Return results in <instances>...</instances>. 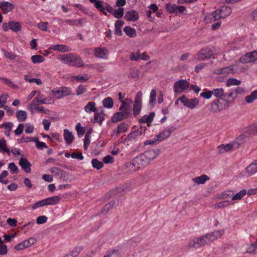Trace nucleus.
<instances>
[{
  "label": "nucleus",
  "mask_w": 257,
  "mask_h": 257,
  "mask_svg": "<svg viewBox=\"0 0 257 257\" xmlns=\"http://www.w3.org/2000/svg\"><path fill=\"white\" fill-rule=\"evenodd\" d=\"M50 49L54 51H58L61 52H67L70 51V49L67 46L60 44L52 46Z\"/></svg>",
  "instance_id": "obj_19"
},
{
  "label": "nucleus",
  "mask_w": 257,
  "mask_h": 257,
  "mask_svg": "<svg viewBox=\"0 0 257 257\" xmlns=\"http://www.w3.org/2000/svg\"><path fill=\"white\" fill-rule=\"evenodd\" d=\"M213 55V51L209 48L201 49L197 54L199 60H204L209 59Z\"/></svg>",
  "instance_id": "obj_10"
},
{
  "label": "nucleus",
  "mask_w": 257,
  "mask_h": 257,
  "mask_svg": "<svg viewBox=\"0 0 257 257\" xmlns=\"http://www.w3.org/2000/svg\"><path fill=\"white\" fill-rule=\"evenodd\" d=\"M113 101L111 97H108L102 100L103 106L107 108H111L113 106Z\"/></svg>",
  "instance_id": "obj_28"
},
{
  "label": "nucleus",
  "mask_w": 257,
  "mask_h": 257,
  "mask_svg": "<svg viewBox=\"0 0 257 257\" xmlns=\"http://www.w3.org/2000/svg\"><path fill=\"white\" fill-rule=\"evenodd\" d=\"M223 13V10L221 9H218L214 11L211 14L215 16H216V18L217 17V20L220 19L222 17V13Z\"/></svg>",
  "instance_id": "obj_60"
},
{
  "label": "nucleus",
  "mask_w": 257,
  "mask_h": 257,
  "mask_svg": "<svg viewBox=\"0 0 257 257\" xmlns=\"http://www.w3.org/2000/svg\"><path fill=\"white\" fill-rule=\"evenodd\" d=\"M59 59L65 64H69L71 66L82 67L84 65L81 58L79 56L72 53L60 56Z\"/></svg>",
  "instance_id": "obj_3"
},
{
  "label": "nucleus",
  "mask_w": 257,
  "mask_h": 257,
  "mask_svg": "<svg viewBox=\"0 0 257 257\" xmlns=\"http://www.w3.org/2000/svg\"><path fill=\"white\" fill-rule=\"evenodd\" d=\"M36 99H37L35 98L28 105V108L32 114L34 113V110L37 111V110L39 107V105L38 104L39 102L37 101Z\"/></svg>",
  "instance_id": "obj_31"
},
{
  "label": "nucleus",
  "mask_w": 257,
  "mask_h": 257,
  "mask_svg": "<svg viewBox=\"0 0 257 257\" xmlns=\"http://www.w3.org/2000/svg\"><path fill=\"white\" fill-rule=\"evenodd\" d=\"M142 92L139 91L137 93L135 98L133 106V113L135 116H136L140 113L142 104Z\"/></svg>",
  "instance_id": "obj_9"
},
{
  "label": "nucleus",
  "mask_w": 257,
  "mask_h": 257,
  "mask_svg": "<svg viewBox=\"0 0 257 257\" xmlns=\"http://www.w3.org/2000/svg\"><path fill=\"white\" fill-rule=\"evenodd\" d=\"M31 60L34 64H36L43 62L45 58L41 55H35L31 57Z\"/></svg>",
  "instance_id": "obj_39"
},
{
  "label": "nucleus",
  "mask_w": 257,
  "mask_h": 257,
  "mask_svg": "<svg viewBox=\"0 0 257 257\" xmlns=\"http://www.w3.org/2000/svg\"><path fill=\"white\" fill-rule=\"evenodd\" d=\"M169 133V131L166 130L161 132L160 134L157 135L156 138H158L160 142H161L168 138L170 136Z\"/></svg>",
  "instance_id": "obj_35"
},
{
  "label": "nucleus",
  "mask_w": 257,
  "mask_h": 257,
  "mask_svg": "<svg viewBox=\"0 0 257 257\" xmlns=\"http://www.w3.org/2000/svg\"><path fill=\"white\" fill-rule=\"evenodd\" d=\"M238 145L234 140L231 141L229 143L226 144V152L233 151L238 148Z\"/></svg>",
  "instance_id": "obj_30"
},
{
  "label": "nucleus",
  "mask_w": 257,
  "mask_h": 257,
  "mask_svg": "<svg viewBox=\"0 0 257 257\" xmlns=\"http://www.w3.org/2000/svg\"><path fill=\"white\" fill-rule=\"evenodd\" d=\"M61 90V94L63 97L67 96L71 94V90L70 88L66 87H62L60 88Z\"/></svg>",
  "instance_id": "obj_49"
},
{
  "label": "nucleus",
  "mask_w": 257,
  "mask_h": 257,
  "mask_svg": "<svg viewBox=\"0 0 257 257\" xmlns=\"http://www.w3.org/2000/svg\"><path fill=\"white\" fill-rule=\"evenodd\" d=\"M10 29L14 32H18L21 30V24L19 22H15L13 21H10Z\"/></svg>",
  "instance_id": "obj_26"
},
{
  "label": "nucleus",
  "mask_w": 257,
  "mask_h": 257,
  "mask_svg": "<svg viewBox=\"0 0 257 257\" xmlns=\"http://www.w3.org/2000/svg\"><path fill=\"white\" fill-rule=\"evenodd\" d=\"M103 257H119V251L116 249L108 251Z\"/></svg>",
  "instance_id": "obj_43"
},
{
  "label": "nucleus",
  "mask_w": 257,
  "mask_h": 257,
  "mask_svg": "<svg viewBox=\"0 0 257 257\" xmlns=\"http://www.w3.org/2000/svg\"><path fill=\"white\" fill-rule=\"evenodd\" d=\"M82 249V248L81 247H76L68 253L72 257H76L80 253Z\"/></svg>",
  "instance_id": "obj_46"
},
{
  "label": "nucleus",
  "mask_w": 257,
  "mask_h": 257,
  "mask_svg": "<svg viewBox=\"0 0 257 257\" xmlns=\"http://www.w3.org/2000/svg\"><path fill=\"white\" fill-rule=\"evenodd\" d=\"M209 179L210 178L207 175L203 174L200 176L193 178L192 181L198 184H203Z\"/></svg>",
  "instance_id": "obj_21"
},
{
  "label": "nucleus",
  "mask_w": 257,
  "mask_h": 257,
  "mask_svg": "<svg viewBox=\"0 0 257 257\" xmlns=\"http://www.w3.org/2000/svg\"><path fill=\"white\" fill-rule=\"evenodd\" d=\"M160 150L158 149L146 151L134 158L131 165L137 169L145 167L156 159L160 155Z\"/></svg>",
  "instance_id": "obj_1"
},
{
  "label": "nucleus",
  "mask_w": 257,
  "mask_h": 257,
  "mask_svg": "<svg viewBox=\"0 0 257 257\" xmlns=\"http://www.w3.org/2000/svg\"><path fill=\"white\" fill-rule=\"evenodd\" d=\"M150 103L153 106H154V102L156 98V91L155 89H152L150 93Z\"/></svg>",
  "instance_id": "obj_52"
},
{
  "label": "nucleus",
  "mask_w": 257,
  "mask_h": 257,
  "mask_svg": "<svg viewBox=\"0 0 257 257\" xmlns=\"http://www.w3.org/2000/svg\"><path fill=\"white\" fill-rule=\"evenodd\" d=\"M246 193V191L245 189H242L240 190L238 193H236L234 196L231 197V200H229V195H227V197L226 196V202H228L229 204H232L231 201L233 200H240L241 198L245 196Z\"/></svg>",
  "instance_id": "obj_15"
},
{
  "label": "nucleus",
  "mask_w": 257,
  "mask_h": 257,
  "mask_svg": "<svg viewBox=\"0 0 257 257\" xmlns=\"http://www.w3.org/2000/svg\"><path fill=\"white\" fill-rule=\"evenodd\" d=\"M212 91L213 95L217 98H224V97H225L224 89L222 88L214 89Z\"/></svg>",
  "instance_id": "obj_29"
},
{
  "label": "nucleus",
  "mask_w": 257,
  "mask_h": 257,
  "mask_svg": "<svg viewBox=\"0 0 257 257\" xmlns=\"http://www.w3.org/2000/svg\"><path fill=\"white\" fill-rule=\"evenodd\" d=\"M160 142V141L158 139V138H154L152 140H148L147 141H145V142L144 143V145L146 146V145H155V144H159V143Z\"/></svg>",
  "instance_id": "obj_57"
},
{
  "label": "nucleus",
  "mask_w": 257,
  "mask_h": 257,
  "mask_svg": "<svg viewBox=\"0 0 257 257\" xmlns=\"http://www.w3.org/2000/svg\"><path fill=\"white\" fill-rule=\"evenodd\" d=\"M107 53L108 50L105 48H96L94 50L95 56L101 59H106V54Z\"/></svg>",
  "instance_id": "obj_17"
},
{
  "label": "nucleus",
  "mask_w": 257,
  "mask_h": 257,
  "mask_svg": "<svg viewBox=\"0 0 257 257\" xmlns=\"http://www.w3.org/2000/svg\"><path fill=\"white\" fill-rule=\"evenodd\" d=\"M48 24V22H41L38 24V27L40 30L46 31L47 30Z\"/></svg>",
  "instance_id": "obj_62"
},
{
  "label": "nucleus",
  "mask_w": 257,
  "mask_h": 257,
  "mask_svg": "<svg viewBox=\"0 0 257 257\" xmlns=\"http://www.w3.org/2000/svg\"><path fill=\"white\" fill-rule=\"evenodd\" d=\"M246 252L247 253L255 254L257 253V246L255 243L248 244L246 247Z\"/></svg>",
  "instance_id": "obj_38"
},
{
  "label": "nucleus",
  "mask_w": 257,
  "mask_h": 257,
  "mask_svg": "<svg viewBox=\"0 0 257 257\" xmlns=\"http://www.w3.org/2000/svg\"><path fill=\"white\" fill-rule=\"evenodd\" d=\"M216 16L213 15L211 13L207 14L204 17V21L206 23H211L217 20V17Z\"/></svg>",
  "instance_id": "obj_40"
},
{
  "label": "nucleus",
  "mask_w": 257,
  "mask_h": 257,
  "mask_svg": "<svg viewBox=\"0 0 257 257\" xmlns=\"http://www.w3.org/2000/svg\"><path fill=\"white\" fill-rule=\"evenodd\" d=\"M121 104L119 108V110H123L126 112H128L131 113V109L130 103L126 102L122 100L120 101Z\"/></svg>",
  "instance_id": "obj_32"
},
{
  "label": "nucleus",
  "mask_w": 257,
  "mask_h": 257,
  "mask_svg": "<svg viewBox=\"0 0 257 257\" xmlns=\"http://www.w3.org/2000/svg\"><path fill=\"white\" fill-rule=\"evenodd\" d=\"M178 100H180L181 103L183 104V105L190 109H193L196 107V106L199 104V100L194 98L193 99H188L185 95H183L182 96L179 97Z\"/></svg>",
  "instance_id": "obj_5"
},
{
  "label": "nucleus",
  "mask_w": 257,
  "mask_h": 257,
  "mask_svg": "<svg viewBox=\"0 0 257 257\" xmlns=\"http://www.w3.org/2000/svg\"><path fill=\"white\" fill-rule=\"evenodd\" d=\"M36 147L40 150H43V148H48V146L45 143L40 141L36 142Z\"/></svg>",
  "instance_id": "obj_64"
},
{
  "label": "nucleus",
  "mask_w": 257,
  "mask_h": 257,
  "mask_svg": "<svg viewBox=\"0 0 257 257\" xmlns=\"http://www.w3.org/2000/svg\"><path fill=\"white\" fill-rule=\"evenodd\" d=\"M139 16L138 13L135 10H131L126 12L124 15V19L127 21H136L139 19Z\"/></svg>",
  "instance_id": "obj_13"
},
{
  "label": "nucleus",
  "mask_w": 257,
  "mask_h": 257,
  "mask_svg": "<svg viewBox=\"0 0 257 257\" xmlns=\"http://www.w3.org/2000/svg\"><path fill=\"white\" fill-rule=\"evenodd\" d=\"M101 6L100 8H98L97 10L102 12L104 15L106 16L107 15V13L105 10H106L109 13L113 14L114 10L110 5L104 1H102Z\"/></svg>",
  "instance_id": "obj_14"
},
{
  "label": "nucleus",
  "mask_w": 257,
  "mask_h": 257,
  "mask_svg": "<svg viewBox=\"0 0 257 257\" xmlns=\"http://www.w3.org/2000/svg\"><path fill=\"white\" fill-rule=\"evenodd\" d=\"M76 129L77 132L78 137H81L85 133V129L83 127H81L80 123H78L76 126Z\"/></svg>",
  "instance_id": "obj_47"
},
{
  "label": "nucleus",
  "mask_w": 257,
  "mask_h": 257,
  "mask_svg": "<svg viewBox=\"0 0 257 257\" xmlns=\"http://www.w3.org/2000/svg\"><path fill=\"white\" fill-rule=\"evenodd\" d=\"M24 125L23 123H20L17 128L14 131L16 135L19 136L21 135L24 130Z\"/></svg>",
  "instance_id": "obj_59"
},
{
  "label": "nucleus",
  "mask_w": 257,
  "mask_h": 257,
  "mask_svg": "<svg viewBox=\"0 0 257 257\" xmlns=\"http://www.w3.org/2000/svg\"><path fill=\"white\" fill-rule=\"evenodd\" d=\"M86 92V89L84 85L80 84L77 87V95H80L81 94H82Z\"/></svg>",
  "instance_id": "obj_56"
},
{
  "label": "nucleus",
  "mask_w": 257,
  "mask_h": 257,
  "mask_svg": "<svg viewBox=\"0 0 257 257\" xmlns=\"http://www.w3.org/2000/svg\"><path fill=\"white\" fill-rule=\"evenodd\" d=\"M7 222L12 227H15L17 225V220L16 219L9 218L7 219Z\"/></svg>",
  "instance_id": "obj_63"
},
{
  "label": "nucleus",
  "mask_w": 257,
  "mask_h": 257,
  "mask_svg": "<svg viewBox=\"0 0 257 257\" xmlns=\"http://www.w3.org/2000/svg\"><path fill=\"white\" fill-rule=\"evenodd\" d=\"M71 156L73 159H77L79 160H82L84 159L82 154L80 152L78 153H73L71 154Z\"/></svg>",
  "instance_id": "obj_61"
},
{
  "label": "nucleus",
  "mask_w": 257,
  "mask_h": 257,
  "mask_svg": "<svg viewBox=\"0 0 257 257\" xmlns=\"http://www.w3.org/2000/svg\"><path fill=\"white\" fill-rule=\"evenodd\" d=\"M140 136L141 135L138 132V131H137L136 130L130 133L125 138V140L128 141H132L133 140L135 139L137 137Z\"/></svg>",
  "instance_id": "obj_41"
},
{
  "label": "nucleus",
  "mask_w": 257,
  "mask_h": 257,
  "mask_svg": "<svg viewBox=\"0 0 257 257\" xmlns=\"http://www.w3.org/2000/svg\"><path fill=\"white\" fill-rule=\"evenodd\" d=\"M123 14V8H119L115 10L112 14L115 18L120 19L122 17Z\"/></svg>",
  "instance_id": "obj_42"
},
{
  "label": "nucleus",
  "mask_w": 257,
  "mask_h": 257,
  "mask_svg": "<svg viewBox=\"0 0 257 257\" xmlns=\"http://www.w3.org/2000/svg\"><path fill=\"white\" fill-rule=\"evenodd\" d=\"M241 83V81L233 78H229L227 79L226 83L227 86H230L232 85L238 86Z\"/></svg>",
  "instance_id": "obj_36"
},
{
  "label": "nucleus",
  "mask_w": 257,
  "mask_h": 257,
  "mask_svg": "<svg viewBox=\"0 0 257 257\" xmlns=\"http://www.w3.org/2000/svg\"><path fill=\"white\" fill-rule=\"evenodd\" d=\"M84 110L87 113H91V112L96 113L98 111L95 107V103L94 101L89 102L84 107Z\"/></svg>",
  "instance_id": "obj_22"
},
{
  "label": "nucleus",
  "mask_w": 257,
  "mask_h": 257,
  "mask_svg": "<svg viewBox=\"0 0 257 257\" xmlns=\"http://www.w3.org/2000/svg\"><path fill=\"white\" fill-rule=\"evenodd\" d=\"M3 51H4V55H5V57H6L11 60H15L17 57L16 54H14L13 53H12L11 52H9V51H6V50H4Z\"/></svg>",
  "instance_id": "obj_51"
},
{
  "label": "nucleus",
  "mask_w": 257,
  "mask_h": 257,
  "mask_svg": "<svg viewBox=\"0 0 257 257\" xmlns=\"http://www.w3.org/2000/svg\"><path fill=\"white\" fill-rule=\"evenodd\" d=\"M166 8L167 10L171 14L178 12L183 13L186 10L185 7L177 6L175 4L171 5L170 4H168L166 5Z\"/></svg>",
  "instance_id": "obj_12"
},
{
  "label": "nucleus",
  "mask_w": 257,
  "mask_h": 257,
  "mask_svg": "<svg viewBox=\"0 0 257 257\" xmlns=\"http://www.w3.org/2000/svg\"><path fill=\"white\" fill-rule=\"evenodd\" d=\"M131 113L123 110H120L119 112H115L111 117V121L113 123H116L123 120L128 117Z\"/></svg>",
  "instance_id": "obj_11"
},
{
  "label": "nucleus",
  "mask_w": 257,
  "mask_h": 257,
  "mask_svg": "<svg viewBox=\"0 0 257 257\" xmlns=\"http://www.w3.org/2000/svg\"><path fill=\"white\" fill-rule=\"evenodd\" d=\"M123 31L125 33L126 35L130 38H134L137 36L136 30L132 28L130 26L124 27Z\"/></svg>",
  "instance_id": "obj_27"
},
{
  "label": "nucleus",
  "mask_w": 257,
  "mask_h": 257,
  "mask_svg": "<svg viewBox=\"0 0 257 257\" xmlns=\"http://www.w3.org/2000/svg\"><path fill=\"white\" fill-rule=\"evenodd\" d=\"M45 205H46V201L45 199H43L35 203L34 204H33L32 208L33 209H35L39 207L44 206Z\"/></svg>",
  "instance_id": "obj_53"
},
{
  "label": "nucleus",
  "mask_w": 257,
  "mask_h": 257,
  "mask_svg": "<svg viewBox=\"0 0 257 257\" xmlns=\"http://www.w3.org/2000/svg\"><path fill=\"white\" fill-rule=\"evenodd\" d=\"M64 138L66 143L68 144H71L74 138L72 133L67 129L64 130Z\"/></svg>",
  "instance_id": "obj_20"
},
{
  "label": "nucleus",
  "mask_w": 257,
  "mask_h": 257,
  "mask_svg": "<svg viewBox=\"0 0 257 257\" xmlns=\"http://www.w3.org/2000/svg\"><path fill=\"white\" fill-rule=\"evenodd\" d=\"M8 168L12 174L18 173L19 172L18 167L13 162L9 164Z\"/></svg>",
  "instance_id": "obj_48"
},
{
  "label": "nucleus",
  "mask_w": 257,
  "mask_h": 257,
  "mask_svg": "<svg viewBox=\"0 0 257 257\" xmlns=\"http://www.w3.org/2000/svg\"><path fill=\"white\" fill-rule=\"evenodd\" d=\"M246 172L249 175H252L257 172V160L250 164L246 168Z\"/></svg>",
  "instance_id": "obj_23"
},
{
  "label": "nucleus",
  "mask_w": 257,
  "mask_h": 257,
  "mask_svg": "<svg viewBox=\"0 0 257 257\" xmlns=\"http://www.w3.org/2000/svg\"><path fill=\"white\" fill-rule=\"evenodd\" d=\"M257 99V90L253 91L251 94L247 95L245 97V101L248 103L252 102L254 100Z\"/></svg>",
  "instance_id": "obj_34"
},
{
  "label": "nucleus",
  "mask_w": 257,
  "mask_h": 257,
  "mask_svg": "<svg viewBox=\"0 0 257 257\" xmlns=\"http://www.w3.org/2000/svg\"><path fill=\"white\" fill-rule=\"evenodd\" d=\"M91 164L92 167L97 170H99L103 167V163L102 162L99 161L96 158L92 160Z\"/></svg>",
  "instance_id": "obj_37"
},
{
  "label": "nucleus",
  "mask_w": 257,
  "mask_h": 257,
  "mask_svg": "<svg viewBox=\"0 0 257 257\" xmlns=\"http://www.w3.org/2000/svg\"><path fill=\"white\" fill-rule=\"evenodd\" d=\"M95 115L94 116V121H93V123L98 122L99 125H101L103 121L104 120V118L103 116L100 115V113H98L97 111L95 113Z\"/></svg>",
  "instance_id": "obj_45"
},
{
  "label": "nucleus",
  "mask_w": 257,
  "mask_h": 257,
  "mask_svg": "<svg viewBox=\"0 0 257 257\" xmlns=\"http://www.w3.org/2000/svg\"><path fill=\"white\" fill-rule=\"evenodd\" d=\"M224 233L223 230H217L212 232L207 233L199 237L194 238L190 242L189 246L198 248L205 244H208L216 240L218 237L221 236Z\"/></svg>",
  "instance_id": "obj_2"
},
{
  "label": "nucleus",
  "mask_w": 257,
  "mask_h": 257,
  "mask_svg": "<svg viewBox=\"0 0 257 257\" xmlns=\"http://www.w3.org/2000/svg\"><path fill=\"white\" fill-rule=\"evenodd\" d=\"M140 51L138 50L137 53H132L130 56V58L131 60L138 61L140 59Z\"/></svg>",
  "instance_id": "obj_50"
},
{
  "label": "nucleus",
  "mask_w": 257,
  "mask_h": 257,
  "mask_svg": "<svg viewBox=\"0 0 257 257\" xmlns=\"http://www.w3.org/2000/svg\"><path fill=\"white\" fill-rule=\"evenodd\" d=\"M103 162L105 164H111L114 162V158L110 155H107L103 158Z\"/></svg>",
  "instance_id": "obj_58"
},
{
  "label": "nucleus",
  "mask_w": 257,
  "mask_h": 257,
  "mask_svg": "<svg viewBox=\"0 0 257 257\" xmlns=\"http://www.w3.org/2000/svg\"><path fill=\"white\" fill-rule=\"evenodd\" d=\"M257 60V50L247 53L240 58L242 63H253Z\"/></svg>",
  "instance_id": "obj_7"
},
{
  "label": "nucleus",
  "mask_w": 257,
  "mask_h": 257,
  "mask_svg": "<svg viewBox=\"0 0 257 257\" xmlns=\"http://www.w3.org/2000/svg\"><path fill=\"white\" fill-rule=\"evenodd\" d=\"M16 116L19 121L23 122L27 118V112L24 110H18L16 112Z\"/></svg>",
  "instance_id": "obj_33"
},
{
  "label": "nucleus",
  "mask_w": 257,
  "mask_h": 257,
  "mask_svg": "<svg viewBox=\"0 0 257 257\" xmlns=\"http://www.w3.org/2000/svg\"><path fill=\"white\" fill-rule=\"evenodd\" d=\"M48 219L47 216L43 215L39 216L36 220L37 223L38 224H42L45 223Z\"/></svg>",
  "instance_id": "obj_55"
},
{
  "label": "nucleus",
  "mask_w": 257,
  "mask_h": 257,
  "mask_svg": "<svg viewBox=\"0 0 257 257\" xmlns=\"http://www.w3.org/2000/svg\"><path fill=\"white\" fill-rule=\"evenodd\" d=\"M61 199L59 196H54L45 199L46 205H54L58 203Z\"/></svg>",
  "instance_id": "obj_24"
},
{
  "label": "nucleus",
  "mask_w": 257,
  "mask_h": 257,
  "mask_svg": "<svg viewBox=\"0 0 257 257\" xmlns=\"http://www.w3.org/2000/svg\"><path fill=\"white\" fill-rule=\"evenodd\" d=\"M128 128L127 124L122 122L118 125L117 130L116 132L114 131L113 134L115 133L116 136H118L120 133H124L127 131Z\"/></svg>",
  "instance_id": "obj_25"
},
{
  "label": "nucleus",
  "mask_w": 257,
  "mask_h": 257,
  "mask_svg": "<svg viewBox=\"0 0 257 257\" xmlns=\"http://www.w3.org/2000/svg\"><path fill=\"white\" fill-rule=\"evenodd\" d=\"M37 101L41 104H49L48 99L43 96V95L40 94V92H38V95L35 97Z\"/></svg>",
  "instance_id": "obj_44"
},
{
  "label": "nucleus",
  "mask_w": 257,
  "mask_h": 257,
  "mask_svg": "<svg viewBox=\"0 0 257 257\" xmlns=\"http://www.w3.org/2000/svg\"><path fill=\"white\" fill-rule=\"evenodd\" d=\"M14 8V6L8 2H2L0 3V9L6 14L12 11Z\"/></svg>",
  "instance_id": "obj_18"
},
{
  "label": "nucleus",
  "mask_w": 257,
  "mask_h": 257,
  "mask_svg": "<svg viewBox=\"0 0 257 257\" xmlns=\"http://www.w3.org/2000/svg\"><path fill=\"white\" fill-rule=\"evenodd\" d=\"M189 83L185 79H181L176 81L174 84V91L176 93H181L189 87Z\"/></svg>",
  "instance_id": "obj_6"
},
{
  "label": "nucleus",
  "mask_w": 257,
  "mask_h": 257,
  "mask_svg": "<svg viewBox=\"0 0 257 257\" xmlns=\"http://www.w3.org/2000/svg\"><path fill=\"white\" fill-rule=\"evenodd\" d=\"M19 164L21 166L22 168L26 173H30L31 171V163L28 161V160L22 158L20 159Z\"/></svg>",
  "instance_id": "obj_16"
},
{
  "label": "nucleus",
  "mask_w": 257,
  "mask_h": 257,
  "mask_svg": "<svg viewBox=\"0 0 257 257\" xmlns=\"http://www.w3.org/2000/svg\"><path fill=\"white\" fill-rule=\"evenodd\" d=\"M213 95L212 91H206L200 93V96L207 99H210Z\"/></svg>",
  "instance_id": "obj_54"
},
{
  "label": "nucleus",
  "mask_w": 257,
  "mask_h": 257,
  "mask_svg": "<svg viewBox=\"0 0 257 257\" xmlns=\"http://www.w3.org/2000/svg\"><path fill=\"white\" fill-rule=\"evenodd\" d=\"M225 108V99L223 98H217L213 101L211 105V110L214 112H218Z\"/></svg>",
  "instance_id": "obj_8"
},
{
  "label": "nucleus",
  "mask_w": 257,
  "mask_h": 257,
  "mask_svg": "<svg viewBox=\"0 0 257 257\" xmlns=\"http://www.w3.org/2000/svg\"><path fill=\"white\" fill-rule=\"evenodd\" d=\"M256 130L257 127L255 126H250L245 128L243 131L244 134L239 136L234 140L238 147L248 140L250 135L257 134Z\"/></svg>",
  "instance_id": "obj_4"
}]
</instances>
